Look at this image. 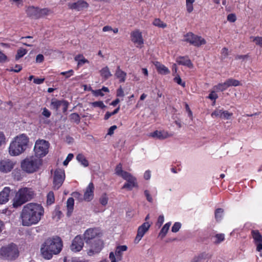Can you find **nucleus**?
<instances>
[{"mask_svg": "<svg viewBox=\"0 0 262 262\" xmlns=\"http://www.w3.org/2000/svg\"><path fill=\"white\" fill-rule=\"evenodd\" d=\"M115 173L118 176H120L122 178H123V176L124 175V173H128V172H127V171L123 170H122V164L121 163H119L116 167Z\"/></svg>", "mask_w": 262, "mask_h": 262, "instance_id": "35", "label": "nucleus"}, {"mask_svg": "<svg viewBox=\"0 0 262 262\" xmlns=\"http://www.w3.org/2000/svg\"><path fill=\"white\" fill-rule=\"evenodd\" d=\"M155 65L157 71L160 74L166 75L170 73L168 69L163 64H161L160 62H156Z\"/></svg>", "mask_w": 262, "mask_h": 262, "instance_id": "25", "label": "nucleus"}, {"mask_svg": "<svg viewBox=\"0 0 262 262\" xmlns=\"http://www.w3.org/2000/svg\"><path fill=\"white\" fill-rule=\"evenodd\" d=\"M226 82L227 83L228 87H230L231 86H236L239 85L240 84L239 81L232 78L228 79L226 81Z\"/></svg>", "mask_w": 262, "mask_h": 262, "instance_id": "37", "label": "nucleus"}, {"mask_svg": "<svg viewBox=\"0 0 262 262\" xmlns=\"http://www.w3.org/2000/svg\"><path fill=\"white\" fill-rule=\"evenodd\" d=\"M29 138L24 134H20L13 138L10 142L9 148V154L11 156H17L25 152L27 149Z\"/></svg>", "mask_w": 262, "mask_h": 262, "instance_id": "3", "label": "nucleus"}, {"mask_svg": "<svg viewBox=\"0 0 262 262\" xmlns=\"http://www.w3.org/2000/svg\"><path fill=\"white\" fill-rule=\"evenodd\" d=\"M172 136L171 133H169L166 130H156L149 134V136L159 140H164Z\"/></svg>", "mask_w": 262, "mask_h": 262, "instance_id": "19", "label": "nucleus"}, {"mask_svg": "<svg viewBox=\"0 0 262 262\" xmlns=\"http://www.w3.org/2000/svg\"><path fill=\"white\" fill-rule=\"evenodd\" d=\"M150 224L146 222L144 223L141 226H139L138 229L137 236L135 238V242L138 243L144 236V234L148 230Z\"/></svg>", "mask_w": 262, "mask_h": 262, "instance_id": "16", "label": "nucleus"}, {"mask_svg": "<svg viewBox=\"0 0 262 262\" xmlns=\"http://www.w3.org/2000/svg\"><path fill=\"white\" fill-rule=\"evenodd\" d=\"M69 103L68 102L62 100V104L61 107H62V110L63 112H65L67 111L68 108Z\"/></svg>", "mask_w": 262, "mask_h": 262, "instance_id": "56", "label": "nucleus"}, {"mask_svg": "<svg viewBox=\"0 0 262 262\" xmlns=\"http://www.w3.org/2000/svg\"><path fill=\"white\" fill-rule=\"evenodd\" d=\"M70 118L72 121L75 122L76 124H78L80 121V117L77 113L71 114L70 115Z\"/></svg>", "mask_w": 262, "mask_h": 262, "instance_id": "41", "label": "nucleus"}, {"mask_svg": "<svg viewBox=\"0 0 262 262\" xmlns=\"http://www.w3.org/2000/svg\"><path fill=\"white\" fill-rule=\"evenodd\" d=\"M127 181V183L123 186V189L132 190L134 187L137 186L136 179L129 173H124L122 178Z\"/></svg>", "mask_w": 262, "mask_h": 262, "instance_id": "12", "label": "nucleus"}, {"mask_svg": "<svg viewBox=\"0 0 262 262\" xmlns=\"http://www.w3.org/2000/svg\"><path fill=\"white\" fill-rule=\"evenodd\" d=\"M227 19L229 21L234 22L236 20V17L235 15L233 14H230L227 16Z\"/></svg>", "mask_w": 262, "mask_h": 262, "instance_id": "61", "label": "nucleus"}, {"mask_svg": "<svg viewBox=\"0 0 262 262\" xmlns=\"http://www.w3.org/2000/svg\"><path fill=\"white\" fill-rule=\"evenodd\" d=\"M177 62L180 64L186 66L189 68H192L193 66L190 60L187 57H179L177 59Z\"/></svg>", "mask_w": 262, "mask_h": 262, "instance_id": "26", "label": "nucleus"}, {"mask_svg": "<svg viewBox=\"0 0 262 262\" xmlns=\"http://www.w3.org/2000/svg\"><path fill=\"white\" fill-rule=\"evenodd\" d=\"M187 10L189 13L193 11L192 3H186Z\"/></svg>", "mask_w": 262, "mask_h": 262, "instance_id": "63", "label": "nucleus"}, {"mask_svg": "<svg viewBox=\"0 0 262 262\" xmlns=\"http://www.w3.org/2000/svg\"><path fill=\"white\" fill-rule=\"evenodd\" d=\"M127 250V247L125 245L118 246L116 248L115 253L111 252L109 255V258L111 262H117L118 260L122 259L123 252Z\"/></svg>", "mask_w": 262, "mask_h": 262, "instance_id": "11", "label": "nucleus"}, {"mask_svg": "<svg viewBox=\"0 0 262 262\" xmlns=\"http://www.w3.org/2000/svg\"><path fill=\"white\" fill-rule=\"evenodd\" d=\"M65 179L64 171L61 169H56L53 174V188L55 189H59L62 185Z\"/></svg>", "mask_w": 262, "mask_h": 262, "instance_id": "9", "label": "nucleus"}, {"mask_svg": "<svg viewBox=\"0 0 262 262\" xmlns=\"http://www.w3.org/2000/svg\"><path fill=\"white\" fill-rule=\"evenodd\" d=\"M19 252L16 245L10 244L0 249V255L4 258L13 260L18 257Z\"/></svg>", "mask_w": 262, "mask_h": 262, "instance_id": "6", "label": "nucleus"}, {"mask_svg": "<svg viewBox=\"0 0 262 262\" xmlns=\"http://www.w3.org/2000/svg\"><path fill=\"white\" fill-rule=\"evenodd\" d=\"M254 243L256 246V250L260 252L262 250V235L258 230H252L251 231Z\"/></svg>", "mask_w": 262, "mask_h": 262, "instance_id": "18", "label": "nucleus"}, {"mask_svg": "<svg viewBox=\"0 0 262 262\" xmlns=\"http://www.w3.org/2000/svg\"><path fill=\"white\" fill-rule=\"evenodd\" d=\"M184 41L197 47H199L206 43L204 38L191 32H189L184 35Z\"/></svg>", "mask_w": 262, "mask_h": 262, "instance_id": "8", "label": "nucleus"}, {"mask_svg": "<svg viewBox=\"0 0 262 262\" xmlns=\"http://www.w3.org/2000/svg\"><path fill=\"white\" fill-rule=\"evenodd\" d=\"M116 77L119 79V80L121 82H124L126 79V74L123 71L120 69L119 66L117 67L115 73Z\"/></svg>", "mask_w": 262, "mask_h": 262, "instance_id": "28", "label": "nucleus"}, {"mask_svg": "<svg viewBox=\"0 0 262 262\" xmlns=\"http://www.w3.org/2000/svg\"><path fill=\"white\" fill-rule=\"evenodd\" d=\"M206 257V254L204 253H201L198 256H196L193 257L192 259L191 262H200L202 259L205 258Z\"/></svg>", "mask_w": 262, "mask_h": 262, "instance_id": "45", "label": "nucleus"}, {"mask_svg": "<svg viewBox=\"0 0 262 262\" xmlns=\"http://www.w3.org/2000/svg\"><path fill=\"white\" fill-rule=\"evenodd\" d=\"M181 225L180 223L176 222L174 224L173 226L172 227L171 231L173 232H178L180 228H181Z\"/></svg>", "mask_w": 262, "mask_h": 262, "instance_id": "51", "label": "nucleus"}, {"mask_svg": "<svg viewBox=\"0 0 262 262\" xmlns=\"http://www.w3.org/2000/svg\"><path fill=\"white\" fill-rule=\"evenodd\" d=\"M232 116V113L220 109H216L211 114L212 117L220 118L224 119H229Z\"/></svg>", "mask_w": 262, "mask_h": 262, "instance_id": "21", "label": "nucleus"}, {"mask_svg": "<svg viewBox=\"0 0 262 262\" xmlns=\"http://www.w3.org/2000/svg\"><path fill=\"white\" fill-rule=\"evenodd\" d=\"M84 246V242L80 235H77L73 239L71 245V250L77 252L80 251Z\"/></svg>", "mask_w": 262, "mask_h": 262, "instance_id": "14", "label": "nucleus"}, {"mask_svg": "<svg viewBox=\"0 0 262 262\" xmlns=\"http://www.w3.org/2000/svg\"><path fill=\"white\" fill-rule=\"evenodd\" d=\"M86 244L89 245L90 246V249L88 251L87 253L89 256H92L101 250L103 243L99 238H98L91 242L90 243H86Z\"/></svg>", "mask_w": 262, "mask_h": 262, "instance_id": "10", "label": "nucleus"}, {"mask_svg": "<svg viewBox=\"0 0 262 262\" xmlns=\"http://www.w3.org/2000/svg\"><path fill=\"white\" fill-rule=\"evenodd\" d=\"M63 248V242L58 236H54L46 238L41 244L40 253L44 259H51L53 255L59 254Z\"/></svg>", "mask_w": 262, "mask_h": 262, "instance_id": "2", "label": "nucleus"}, {"mask_svg": "<svg viewBox=\"0 0 262 262\" xmlns=\"http://www.w3.org/2000/svg\"><path fill=\"white\" fill-rule=\"evenodd\" d=\"M98 235V233L96 229L90 228L85 231L83 236L86 243H90L96 238H99Z\"/></svg>", "mask_w": 262, "mask_h": 262, "instance_id": "15", "label": "nucleus"}, {"mask_svg": "<svg viewBox=\"0 0 262 262\" xmlns=\"http://www.w3.org/2000/svg\"><path fill=\"white\" fill-rule=\"evenodd\" d=\"M26 12L27 15L30 17L34 18L39 17V14L38 13L39 8L37 7H35L34 6H29L27 8Z\"/></svg>", "mask_w": 262, "mask_h": 262, "instance_id": "24", "label": "nucleus"}, {"mask_svg": "<svg viewBox=\"0 0 262 262\" xmlns=\"http://www.w3.org/2000/svg\"><path fill=\"white\" fill-rule=\"evenodd\" d=\"M153 25H155V26L162 28H164L166 27V24L165 23H164L159 18H156L154 20Z\"/></svg>", "mask_w": 262, "mask_h": 262, "instance_id": "39", "label": "nucleus"}, {"mask_svg": "<svg viewBox=\"0 0 262 262\" xmlns=\"http://www.w3.org/2000/svg\"><path fill=\"white\" fill-rule=\"evenodd\" d=\"M108 198L106 193H103L99 199L100 203L103 205L105 206L107 204Z\"/></svg>", "mask_w": 262, "mask_h": 262, "instance_id": "44", "label": "nucleus"}, {"mask_svg": "<svg viewBox=\"0 0 262 262\" xmlns=\"http://www.w3.org/2000/svg\"><path fill=\"white\" fill-rule=\"evenodd\" d=\"M42 160L39 157L32 156L26 158L21 162L22 170L28 173H32L39 170L42 165Z\"/></svg>", "mask_w": 262, "mask_h": 262, "instance_id": "4", "label": "nucleus"}, {"mask_svg": "<svg viewBox=\"0 0 262 262\" xmlns=\"http://www.w3.org/2000/svg\"><path fill=\"white\" fill-rule=\"evenodd\" d=\"M218 97L216 94L215 93L214 91L211 92V93L209 95L208 98L211 100H215Z\"/></svg>", "mask_w": 262, "mask_h": 262, "instance_id": "59", "label": "nucleus"}, {"mask_svg": "<svg viewBox=\"0 0 262 262\" xmlns=\"http://www.w3.org/2000/svg\"><path fill=\"white\" fill-rule=\"evenodd\" d=\"M228 86L226 81L222 83H219L217 85L214 86V88L218 91L223 92L228 88Z\"/></svg>", "mask_w": 262, "mask_h": 262, "instance_id": "40", "label": "nucleus"}, {"mask_svg": "<svg viewBox=\"0 0 262 262\" xmlns=\"http://www.w3.org/2000/svg\"><path fill=\"white\" fill-rule=\"evenodd\" d=\"M12 176L14 179L19 181L22 179L23 175L21 170L18 168L14 169L12 173Z\"/></svg>", "mask_w": 262, "mask_h": 262, "instance_id": "30", "label": "nucleus"}, {"mask_svg": "<svg viewBox=\"0 0 262 262\" xmlns=\"http://www.w3.org/2000/svg\"><path fill=\"white\" fill-rule=\"evenodd\" d=\"M214 237L215 238V241L214 242L216 244L223 242L225 239L224 234H217L215 235Z\"/></svg>", "mask_w": 262, "mask_h": 262, "instance_id": "46", "label": "nucleus"}, {"mask_svg": "<svg viewBox=\"0 0 262 262\" xmlns=\"http://www.w3.org/2000/svg\"><path fill=\"white\" fill-rule=\"evenodd\" d=\"M164 221V216L163 215H161L159 216V217L158 219L157 225L159 227H160L163 224Z\"/></svg>", "mask_w": 262, "mask_h": 262, "instance_id": "57", "label": "nucleus"}, {"mask_svg": "<svg viewBox=\"0 0 262 262\" xmlns=\"http://www.w3.org/2000/svg\"><path fill=\"white\" fill-rule=\"evenodd\" d=\"M27 53V51L26 49L24 48H19L17 52V54L15 56V59L16 60L19 59L23 56H24Z\"/></svg>", "mask_w": 262, "mask_h": 262, "instance_id": "38", "label": "nucleus"}, {"mask_svg": "<svg viewBox=\"0 0 262 262\" xmlns=\"http://www.w3.org/2000/svg\"><path fill=\"white\" fill-rule=\"evenodd\" d=\"M224 210L222 208H218L215 212V217L217 221H220L223 216Z\"/></svg>", "mask_w": 262, "mask_h": 262, "instance_id": "43", "label": "nucleus"}, {"mask_svg": "<svg viewBox=\"0 0 262 262\" xmlns=\"http://www.w3.org/2000/svg\"><path fill=\"white\" fill-rule=\"evenodd\" d=\"M10 192L11 189L8 187H5L0 192V204H5L9 201Z\"/></svg>", "mask_w": 262, "mask_h": 262, "instance_id": "23", "label": "nucleus"}, {"mask_svg": "<svg viewBox=\"0 0 262 262\" xmlns=\"http://www.w3.org/2000/svg\"><path fill=\"white\" fill-rule=\"evenodd\" d=\"M131 40L137 47L141 48L144 43L142 33L139 30H136L131 33Z\"/></svg>", "mask_w": 262, "mask_h": 262, "instance_id": "17", "label": "nucleus"}, {"mask_svg": "<svg viewBox=\"0 0 262 262\" xmlns=\"http://www.w3.org/2000/svg\"><path fill=\"white\" fill-rule=\"evenodd\" d=\"M33 195L34 192L31 188L25 187L19 189L13 198L12 205L14 208L20 207L31 200Z\"/></svg>", "mask_w": 262, "mask_h": 262, "instance_id": "5", "label": "nucleus"}, {"mask_svg": "<svg viewBox=\"0 0 262 262\" xmlns=\"http://www.w3.org/2000/svg\"><path fill=\"white\" fill-rule=\"evenodd\" d=\"M74 200L73 198H70L67 201V215L70 216L73 211Z\"/></svg>", "mask_w": 262, "mask_h": 262, "instance_id": "27", "label": "nucleus"}, {"mask_svg": "<svg viewBox=\"0 0 262 262\" xmlns=\"http://www.w3.org/2000/svg\"><path fill=\"white\" fill-rule=\"evenodd\" d=\"M49 146L50 144L48 141L43 139L37 140L34 147V156L41 159L48 154Z\"/></svg>", "mask_w": 262, "mask_h": 262, "instance_id": "7", "label": "nucleus"}, {"mask_svg": "<svg viewBox=\"0 0 262 262\" xmlns=\"http://www.w3.org/2000/svg\"><path fill=\"white\" fill-rule=\"evenodd\" d=\"M44 213L43 207L38 204L30 203L23 207L20 213L21 224L24 226H31L37 224Z\"/></svg>", "mask_w": 262, "mask_h": 262, "instance_id": "1", "label": "nucleus"}, {"mask_svg": "<svg viewBox=\"0 0 262 262\" xmlns=\"http://www.w3.org/2000/svg\"><path fill=\"white\" fill-rule=\"evenodd\" d=\"M55 198L54 193L52 191H50L47 195V203L51 205L54 202Z\"/></svg>", "mask_w": 262, "mask_h": 262, "instance_id": "42", "label": "nucleus"}, {"mask_svg": "<svg viewBox=\"0 0 262 262\" xmlns=\"http://www.w3.org/2000/svg\"><path fill=\"white\" fill-rule=\"evenodd\" d=\"M94 185L92 183H90L84 191L83 198L84 201L90 202L94 198Z\"/></svg>", "mask_w": 262, "mask_h": 262, "instance_id": "22", "label": "nucleus"}, {"mask_svg": "<svg viewBox=\"0 0 262 262\" xmlns=\"http://www.w3.org/2000/svg\"><path fill=\"white\" fill-rule=\"evenodd\" d=\"M228 54L229 52L228 49H227L226 48H224L222 50V57H223L225 58L227 57Z\"/></svg>", "mask_w": 262, "mask_h": 262, "instance_id": "62", "label": "nucleus"}, {"mask_svg": "<svg viewBox=\"0 0 262 262\" xmlns=\"http://www.w3.org/2000/svg\"><path fill=\"white\" fill-rule=\"evenodd\" d=\"M68 6L70 9H75L79 11L88 8L89 5L86 2L83 0H79L76 3H69Z\"/></svg>", "mask_w": 262, "mask_h": 262, "instance_id": "20", "label": "nucleus"}, {"mask_svg": "<svg viewBox=\"0 0 262 262\" xmlns=\"http://www.w3.org/2000/svg\"><path fill=\"white\" fill-rule=\"evenodd\" d=\"M117 128L116 125H113L108 129L107 135H112L114 134V130Z\"/></svg>", "mask_w": 262, "mask_h": 262, "instance_id": "64", "label": "nucleus"}, {"mask_svg": "<svg viewBox=\"0 0 262 262\" xmlns=\"http://www.w3.org/2000/svg\"><path fill=\"white\" fill-rule=\"evenodd\" d=\"M171 225L170 223H167L164 225V226L162 227L159 236H161L162 238L164 237L166 233H167L169 227Z\"/></svg>", "mask_w": 262, "mask_h": 262, "instance_id": "34", "label": "nucleus"}, {"mask_svg": "<svg viewBox=\"0 0 262 262\" xmlns=\"http://www.w3.org/2000/svg\"><path fill=\"white\" fill-rule=\"evenodd\" d=\"M76 159L84 167L89 166V162L85 157L82 154H78L76 157Z\"/></svg>", "mask_w": 262, "mask_h": 262, "instance_id": "31", "label": "nucleus"}, {"mask_svg": "<svg viewBox=\"0 0 262 262\" xmlns=\"http://www.w3.org/2000/svg\"><path fill=\"white\" fill-rule=\"evenodd\" d=\"M44 60V57L42 54H38L36 57V62L37 63H41Z\"/></svg>", "mask_w": 262, "mask_h": 262, "instance_id": "60", "label": "nucleus"}, {"mask_svg": "<svg viewBox=\"0 0 262 262\" xmlns=\"http://www.w3.org/2000/svg\"><path fill=\"white\" fill-rule=\"evenodd\" d=\"M39 17H43L45 16H47L50 15L52 13V12L51 10L48 8H43V9H39Z\"/></svg>", "mask_w": 262, "mask_h": 262, "instance_id": "36", "label": "nucleus"}, {"mask_svg": "<svg viewBox=\"0 0 262 262\" xmlns=\"http://www.w3.org/2000/svg\"><path fill=\"white\" fill-rule=\"evenodd\" d=\"M16 164V162L10 159H4L0 161V171L8 173L11 171Z\"/></svg>", "mask_w": 262, "mask_h": 262, "instance_id": "13", "label": "nucleus"}, {"mask_svg": "<svg viewBox=\"0 0 262 262\" xmlns=\"http://www.w3.org/2000/svg\"><path fill=\"white\" fill-rule=\"evenodd\" d=\"M252 41L255 42L256 45L259 46L262 48V37H251Z\"/></svg>", "mask_w": 262, "mask_h": 262, "instance_id": "48", "label": "nucleus"}, {"mask_svg": "<svg viewBox=\"0 0 262 262\" xmlns=\"http://www.w3.org/2000/svg\"><path fill=\"white\" fill-rule=\"evenodd\" d=\"M51 112L46 107L42 109V115L46 118H49L51 116Z\"/></svg>", "mask_w": 262, "mask_h": 262, "instance_id": "55", "label": "nucleus"}, {"mask_svg": "<svg viewBox=\"0 0 262 262\" xmlns=\"http://www.w3.org/2000/svg\"><path fill=\"white\" fill-rule=\"evenodd\" d=\"M94 107H98L100 108H104L105 107L102 101H95L92 103Z\"/></svg>", "mask_w": 262, "mask_h": 262, "instance_id": "52", "label": "nucleus"}, {"mask_svg": "<svg viewBox=\"0 0 262 262\" xmlns=\"http://www.w3.org/2000/svg\"><path fill=\"white\" fill-rule=\"evenodd\" d=\"M74 59L75 61L78 62V66H80L82 64L89 62V61L81 54H78L76 56Z\"/></svg>", "mask_w": 262, "mask_h": 262, "instance_id": "32", "label": "nucleus"}, {"mask_svg": "<svg viewBox=\"0 0 262 262\" xmlns=\"http://www.w3.org/2000/svg\"><path fill=\"white\" fill-rule=\"evenodd\" d=\"M174 81L178 84L182 85L183 87H185V83L184 82H182V79L179 76H176L174 78Z\"/></svg>", "mask_w": 262, "mask_h": 262, "instance_id": "53", "label": "nucleus"}, {"mask_svg": "<svg viewBox=\"0 0 262 262\" xmlns=\"http://www.w3.org/2000/svg\"><path fill=\"white\" fill-rule=\"evenodd\" d=\"M7 61V56L0 51V62H5Z\"/></svg>", "mask_w": 262, "mask_h": 262, "instance_id": "58", "label": "nucleus"}, {"mask_svg": "<svg viewBox=\"0 0 262 262\" xmlns=\"http://www.w3.org/2000/svg\"><path fill=\"white\" fill-rule=\"evenodd\" d=\"M74 74V71L72 70H70L68 71L62 72L60 73V74L63 76H65V78H68L73 75Z\"/></svg>", "mask_w": 262, "mask_h": 262, "instance_id": "50", "label": "nucleus"}, {"mask_svg": "<svg viewBox=\"0 0 262 262\" xmlns=\"http://www.w3.org/2000/svg\"><path fill=\"white\" fill-rule=\"evenodd\" d=\"M120 109V107H118V108H116L113 112L110 113L109 112H106V113L105 115L104 116V119L107 120L111 116L114 115L118 113L119 112V110Z\"/></svg>", "mask_w": 262, "mask_h": 262, "instance_id": "49", "label": "nucleus"}, {"mask_svg": "<svg viewBox=\"0 0 262 262\" xmlns=\"http://www.w3.org/2000/svg\"><path fill=\"white\" fill-rule=\"evenodd\" d=\"M73 157H74L73 154H69L68 155L66 159L63 161V164L64 166H67L69 162L73 159Z\"/></svg>", "mask_w": 262, "mask_h": 262, "instance_id": "54", "label": "nucleus"}, {"mask_svg": "<svg viewBox=\"0 0 262 262\" xmlns=\"http://www.w3.org/2000/svg\"><path fill=\"white\" fill-rule=\"evenodd\" d=\"M100 74L101 76L105 80L108 79L110 77H111L112 76V74L111 73L108 67L107 66L103 68L100 71Z\"/></svg>", "mask_w": 262, "mask_h": 262, "instance_id": "29", "label": "nucleus"}, {"mask_svg": "<svg viewBox=\"0 0 262 262\" xmlns=\"http://www.w3.org/2000/svg\"><path fill=\"white\" fill-rule=\"evenodd\" d=\"M72 196L77 199L79 202L84 201L83 196L78 192H74L72 194Z\"/></svg>", "mask_w": 262, "mask_h": 262, "instance_id": "47", "label": "nucleus"}, {"mask_svg": "<svg viewBox=\"0 0 262 262\" xmlns=\"http://www.w3.org/2000/svg\"><path fill=\"white\" fill-rule=\"evenodd\" d=\"M62 100H52L51 103V107L53 110L57 111L61 107Z\"/></svg>", "mask_w": 262, "mask_h": 262, "instance_id": "33", "label": "nucleus"}]
</instances>
